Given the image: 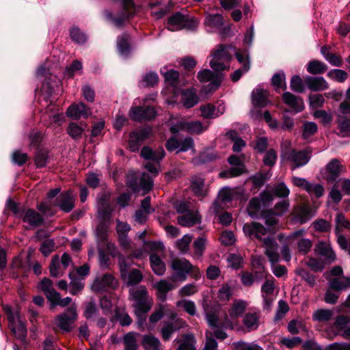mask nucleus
<instances>
[{"mask_svg": "<svg viewBox=\"0 0 350 350\" xmlns=\"http://www.w3.org/2000/svg\"><path fill=\"white\" fill-rule=\"evenodd\" d=\"M167 315L171 319H174L176 317V313L171 310H166L164 305H159L157 308L149 318L150 323H154L162 319L164 314Z\"/></svg>", "mask_w": 350, "mask_h": 350, "instance_id": "obj_31", "label": "nucleus"}, {"mask_svg": "<svg viewBox=\"0 0 350 350\" xmlns=\"http://www.w3.org/2000/svg\"><path fill=\"white\" fill-rule=\"evenodd\" d=\"M138 336L139 334L135 332H130L124 334L122 338L124 350H137V336Z\"/></svg>", "mask_w": 350, "mask_h": 350, "instance_id": "obj_35", "label": "nucleus"}, {"mask_svg": "<svg viewBox=\"0 0 350 350\" xmlns=\"http://www.w3.org/2000/svg\"><path fill=\"white\" fill-rule=\"evenodd\" d=\"M191 188L195 196L200 199H202L207 194V189L204 187V179L198 176L191 178Z\"/></svg>", "mask_w": 350, "mask_h": 350, "instance_id": "obj_26", "label": "nucleus"}, {"mask_svg": "<svg viewBox=\"0 0 350 350\" xmlns=\"http://www.w3.org/2000/svg\"><path fill=\"white\" fill-rule=\"evenodd\" d=\"M333 311L329 309H319L314 312L312 320L317 322H327L333 317Z\"/></svg>", "mask_w": 350, "mask_h": 350, "instance_id": "obj_49", "label": "nucleus"}, {"mask_svg": "<svg viewBox=\"0 0 350 350\" xmlns=\"http://www.w3.org/2000/svg\"><path fill=\"white\" fill-rule=\"evenodd\" d=\"M264 262L265 260L262 256H255L252 258V265L254 269H256V275L259 274V278L261 279L266 276V275H264Z\"/></svg>", "mask_w": 350, "mask_h": 350, "instance_id": "obj_56", "label": "nucleus"}, {"mask_svg": "<svg viewBox=\"0 0 350 350\" xmlns=\"http://www.w3.org/2000/svg\"><path fill=\"white\" fill-rule=\"evenodd\" d=\"M208 324L213 329V334L217 339L224 340L227 338V334L224 329H233L234 323L226 316L221 321L219 319L217 314L214 312H208L206 314Z\"/></svg>", "mask_w": 350, "mask_h": 350, "instance_id": "obj_5", "label": "nucleus"}, {"mask_svg": "<svg viewBox=\"0 0 350 350\" xmlns=\"http://www.w3.org/2000/svg\"><path fill=\"white\" fill-rule=\"evenodd\" d=\"M314 231L318 232H328L331 230L332 224L324 219H317L312 224Z\"/></svg>", "mask_w": 350, "mask_h": 350, "instance_id": "obj_51", "label": "nucleus"}, {"mask_svg": "<svg viewBox=\"0 0 350 350\" xmlns=\"http://www.w3.org/2000/svg\"><path fill=\"white\" fill-rule=\"evenodd\" d=\"M243 324L249 331L255 330L259 325V315L256 312L247 313L244 316Z\"/></svg>", "mask_w": 350, "mask_h": 350, "instance_id": "obj_42", "label": "nucleus"}, {"mask_svg": "<svg viewBox=\"0 0 350 350\" xmlns=\"http://www.w3.org/2000/svg\"><path fill=\"white\" fill-rule=\"evenodd\" d=\"M229 281L223 284L217 292V298L221 301H227L232 296V284Z\"/></svg>", "mask_w": 350, "mask_h": 350, "instance_id": "obj_45", "label": "nucleus"}, {"mask_svg": "<svg viewBox=\"0 0 350 350\" xmlns=\"http://www.w3.org/2000/svg\"><path fill=\"white\" fill-rule=\"evenodd\" d=\"M315 252L317 254L323 257L324 260L328 263L333 262L336 259L335 252L333 251L331 245L326 242H319L315 247Z\"/></svg>", "mask_w": 350, "mask_h": 350, "instance_id": "obj_23", "label": "nucleus"}, {"mask_svg": "<svg viewBox=\"0 0 350 350\" xmlns=\"http://www.w3.org/2000/svg\"><path fill=\"white\" fill-rule=\"evenodd\" d=\"M129 40V36L126 33H123L118 38L117 46L121 55L126 56L130 52Z\"/></svg>", "mask_w": 350, "mask_h": 350, "instance_id": "obj_44", "label": "nucleus"}, {"mask_svg": "<svg viewBox=\"0 0 350 350\" xmlns=\"http://www.w3.org/2000/svg\"><path fill=\"white\" fill-rule=\"evenodd\" d=\"M206 240L204 237H198L196 239L193 243V247L194 249L193 257L196 258H200L204 253L205 250Z\"/></svg>", "mask_w": 350, "mask_h": 350, "instance_id": "obj_54", "label": "nucleus"}, {"mask_svg": "<svg viewBox=\"0 0 350 350\" xmlns=\"http://www.w3.org/2000/svg\"><path fill=\"white\" fill-rule=\"evenodd\" d=\"M39 288L43 291L49 302L54 296L58 295V292L53 288V281L49 278H44L39 284Z\"/></svg>", "mask_w": 350, "mask_h": 350, "instance_id": "obj_30", "label": "nucleus"}, {"mask_svg": "<svg viewBox=\"0 0 350 350\" xmlns=\"http://www.w3.org/2000/svg\"><path fill=\"white\" fill-rule=\"evenodd\" d=\"M282 100L289 106L295 113L302 111L304 109L303 100L289 92H285L282 95Z\"/></svg>", "mask_w": 350, "mask_h": 350, "instance_id": "obj_20", "label": "nucleus"}, {"mask_svg": "<svg viewBox=\"0 0 350 350\" xmlns=\"http://www.w3.org/2000/svg\"><path fill=\"white\" fill-rule=\"evenodd\" d=\"M186 322L183 319H174L173 322L165 323L161 329L162 338L164 340H170L172 334L175 332L183 328Z\"/></svg>", "mask_w": 350, "mask_h": 350, "instance_id": "obj_19", "label": "nucleus"}, {"mask_svg": "<svg viewBox=\"0 0 350 350\" xmlns=\"http://www.w3.org/2000/svg\"><path fill=\"white\" fill-rule=\"evenodd\" d=\"M329 288L337 291H346L350 288V277L333 278L329 282Z\"/></svg>", "mask_w": 350, "mask_h": 350, "instance_id": "obj_33", "label": "nucleus"}, {"mask_svg": "<svg viewBox=\"0 0 350 350\" xmlns=\"http://www.w3.org/2000/svg\"><path fill=\"white\" fill-rule=\"evenodd\" d=\"M186 127V131L191 134H201L206 131L208 128V124L203 125L200 121H191L185 122L183 124Z\"/></svg>", "mask_w": 350, "mask_h": 350, "instance_id": "obj_38", "label": "nucleus"}, {"mask_svg": "<svg viewBox=\"0 0 350 350\" xmlns=\"http://www.w3.org/2000/svg\"><path fill=\"white\" fill-rule=\"evenodd\" d=\"M109 228V221H100L96 228V235L99 241L104 243L107 241Z\"/></svg>", "mask_w": 350, "mask_h": 350, "instance_id": "obj_46", "label": "nucleus"}, {"mask_svg": "<svg viewBox=\"0 0 350 350\" xmlns=\"http://www.w3.org/2000/svg\"><path fill=\"white\" fill-rule=\"evenodd\" d=\"M234 55L237 61L241 64V68H243V70L249 71L250 69V62L248 53L239 49L235 51Z\"/></svg>", "mask_w": 350, "mask_h": 350, "instance_id": "obj_50", "label": "nucleus"}, {"mask_svg": "<svg viewBox=\"0 0 350 350\" xmlns=\"http://www.w3.org/2000/svg\"><path fill=\"white\" fill-rule=\"evenodd\" d=\"M336 123L339 130L337 135L341 137H350V117L337 115Z\"/></svg>", "mask_w": 350, "mask_h": 350, "instance_id": "obj_27", "label": "nucleus"}, {"mask_svg": "<svg viewBox=\"0 0 350 350\" xmlns=\"http://www.w3.org/2000/svg\"><path fill=\"white\" fill-rule=\"evenodd\" d=\"M305 82L299 75H294L291 80V88L293 91L302 93L305 90Z\"/></svg>", "mask_w": 350, "mask_h": 350, "instance_id": "obj_62", "label": "nucleus"}, {"mask_svg": "<svg viewBox=\"0 0 350 350\" xmlns=\"http://www.w3.org/2000/svg\"><path fill=\"white\" fill-rule=\"evenodd\" d=\"M150 261L153 272L157 275H163L165 271V265L160 257L157 254H152Z\"/></svg>", "mask_w": 350, "mask_h": 350, "instance_id": "obj_34", "label": "nucleus"}, {"mask_svg": "<svg viewBox=\"0 0 350 350\" xmlns=\"http://www.w3.org/2000/svg\"><path fill=\"white\" fill-rule=\"evenodd\" d=\"M23 221L32 227H39L44 223L43 217L34 209L29 208L22 217Z\"/></svg>", "mask_w": 350, "mask_h": 350, "instance_id": "obj_25", "label": "nucleus"}, {"mask_svg": "<svg viewBox=\"0 0 350 350\" xmlns=\"http://www.w3.org/2000/svg\"><path fill=\"white\" fill-rule=\"evenodd\" d=\"M335 233L337 238L341 234V232L345 229H350V222L342 213H338L335 219Z\"/></svg>", "mask_w": 350, "mask_h": 350, "instance_id": "obj_40", "label": "nucleus"}, {"mask_svg": "<svg viewBox=\"0 0 350 350\" xmlns=\"http://www.w3.org/2000/svg\"><path fill=\"white\" fill-rule=\"evenodd\" d=\"M171 268L174 272L172 275L174 280L185 281L189 274L197 280L200 275V269L186 258L174 259L171 262Z\"/></svg>", "mask_w": 350, "mask_h": 350, "instance_id": "obj_2", "label": "nucleus"}, {"mask_svg": "<svg viewBox=\"0 0 350 350\" xmlns=\"http://www.w3.org/2000/svg\"><path fill=\"white\" fill-rule=\"evenodd\" d=\"M267 90L257 88L252 91V103L255 107L263 108L271 104Z\"/></svg>", "mask_w": 350, "mask_h": 350, "instance_id": "obj_17", "label": "nucleus"}, {"mask_svg": "<svg viewBox=\"0 0 350 350\" xmlns=\"http://www.w3.org/2000/svg\"><path fill=\"white\" fill-rule=\"evenodd\" d=\"M230 51H235V49L231 46L220 44L212 53L213 59L210 62V66L215 71H222L227 68L226 65L231 58Z\"/></svg>", "mask_w": 350, "mask_h": 350, "instance_id": "obj_6", "label": "nucleus"}, {"mask_svg": "<svg viewBox=\"0 0 350 350\" xmlns=\"http://www.w3.org/2000/svg\"><path fill=\"white\" fill-rule=\"evenodd\" d=\"M312 151L310 148L301 150L291 149L285 152L286 159L292 163V170L302 167L306 165L311 157Z\"/></svg>", "mask_w": 350, "mask_h": 350, "instance_id": "obj_8", "label": "nucleus"}, {"mask_svg": "<svg viewBox=\"0 0 350 350\" xmlns=\"http://www.w3.org/2000/svg\"><path fill=\"white\" fill-rule=\"evenodd\" d=\"M196 340L193 334L185 335V340L181 342L177 350H196Z\"/></svg>", "mask_w": 350, "mask_h": 350, "instance_id": "obj_61", "label": "nucleus"}, {"mask_svg": "<svg viewBox=\"0 0 350 350\" xmlns=\"http://www.w3.org/2000/svg\"><path fill=\"white\" fill-rule=\"evenodd\" d=\"M175 281L173 278L172 281L162 279L154 284L153 286L157 290V298L161 301H165L167 299V293L176 288Z\"/></svg>", "mask_w": 350, "mask_h": 350, "instance_id": "obj_14", "label": "nucleus"}, {"mask_svg": "<svg viewBox=\"0 0 350 350\" xmlns=\"http://www.w3.org/2000/svg\"><path fill=\"white\" fill-rule=\"evenodd\" d=\"M327 70V65L319 60L310 61L307 65V71L312 75H320Z\"/></svg>", "mask_w": 350, "mask_h": 350, "instance_id": "obj_41", "label": "nucleus"}, {"mask_svg": "<svg viewBox=\"0 0 350 350\" xmlns=\"http://www.w3.org/2000/svg\"><path fill=\"white\" fill-rule=\"evenodd\" d=\"M142 344L146 350H160V341L153 336L145 335Z\"/></svg>", "mask_w": 350, "mask_h": 350, "instance_id": "obj_47", "label": "nucleus"}, {"mask_svg": "<svg viewBox=\"0 0 350 350\" xmlns=\"http://www.w3.org/2000/svg\"><path fill=\"white\" fill-rule=\"evenodd\" d=\"M201 116L204 118H215L221 115L224 111V107L220 105L217 112L214 105L208 103L200 107Z\"/></svg>", "mask_w": 350, "mask_h": 350, "instance_id": "obj_29", "label": "nucleus"}, {"mask_svg": "<svg viewBox=\"0 0 350 350\" xmlns=\"http://www.w3.org/2000/svg\"><path fill=\"white\" fill-rule=\"evenodd\" d=\"M77 317V314L76 308L72 306L67 308L65 312L56 317L55 323L61 330L64 332H70Z\"/></svg>", "mask_w": 350, "mask_h": 350, "instance_id": "obj_9", "label": "nucleus"}, {"mask_svg": "<svg viewBox=\"0 0 350 350\" xmlns=\"http://www.w3.org/2000/svg\"><path fill=\"white\" fill-rule=\"evenodd\" d=\"M246 308V302L243 300H236L233 302L229 315L231 319H237L241 317L245 312Z\"/></svg>", "mask_w": 350, "mask_h": 350, "instance_id": "obj_39", "label": "nucleus"}, {"mask_svg": "<svg viewBox=\"0 0 350 350\" xmlns=\"http://www.w3.org/2000/svg\"><path fill=\"white\" fill-rule=\"evenodd\" d=\"M198 25V22L195 18L177 12L168 18L167 28L172 31L183 29L193 30Z\"/></svg>", "mask_w": 350, "mask_h": 350, "instance_id": "obj_7", "label": "nucleus"}, {"mask_svg": "<svg viewBox=\"0 0 350 350\" xmlns=\"http://www.w3.org/2000/svg\"><path fill=\"white\" fill-rule=\"evenodd\" d=\"M67 132L72 139H77L81 137L83 129L77 123L71 122L68 126Z\"/></svg>", "mask_w": 350, "mask_h": 350, "instance_id": "obj_64", "label": "nucleus"}, {"mask_svg": "<svg viewBox=\"0 0 350 350\" xmlns=\"http://www.w3.org/2000/svg\"><path fill=\"white\" fill-rule=\"evenodd\" d=\"M118 286V282L111 273H105L95 279L93 287L96 291H103L106 288L114 289Z\"/></svg>", "mask_w": 350, "mask_h": 350, "instance_id": "obj_15", "label": "nucleus"}, {"mask_svg": "<svg viewBox=\"0 0 350 350\" xmlns=\"http://www.w3.org/2000/svg\"><path fill=\"white\" fill-rule=\"evenodd\" d=\"M49 271L51 275L54 278L60 277L64 274V271L62 270L58 256L53 257L50 264Z\"/></svg>", "mask_w": 350, "mask_h": 350, "instance_id": "obj_55", "label": "nucleus"}, {"mask_svg": "<svg viewBox=\"0 0 350 350\" xmlns=\"http://www.w3.org/2000/svg\"><path fill=\"white\" fill-rule=\"evenodd\" d=\"M206 25L212 27L219 28L223 26V17L221 14H209L206 18Z\"/></svg>", "mask_w": 350, "mask_h": 350, "instance_id": "obj_58", "label": "nucleus"}, {"mask_svg": "<svg viewBox=\"0 0 350 350\" xmlns=\"http://www.w3.org/2000/svg\"><path fill=\"white\" fill-rule=\"evenodd\" d=\"M129 295L131 299L133 301V307L135 310L149 311L151 309L153 301L144 286L131 288L129 290Z\"/></svg>", "mask_w": 350, "mask_h": 350, "instance_id": "obj_4", "label": "nucleus"}, {"mask_svg": "<svg viewBox=\"0 0 350 350\" xmlns=\"http://www.w3.org/2000/svg\"><path fill=\"white\" fill-rule=\"evenodd\" d=\"M178 223L183 226L190 227L200 222V217L197 212L189 211L177 218Z\"/></svg>", "mask_w": 350, "mask_h": 350, "instance_id": "obj_28", "label": "nucleus"}, {"mask_svg": "<svg viewBox=\"0 0 350 350\" xmlns=\"http://www.w3.org/2000/svg\"><path fill=\"white\" fill-rule=\"evenodd\" d=\"M245 235L251 239H258L262 241L265 247V254L268 257L271 264H274L280 260V254L278 253V244L273 238L267 236L262 238L267 234V229L258 222L247 223L243 228Z\"/></svg>", "mask_w": 350, "mask_h": 350, "instance_id": "obj_1", "label": "nucleus"}, {"mask_svg": "<svg viewBox=\"0 0 350 350\" xmlns=\"http://www.w3.org/2000/svg\"><path fill=\"white\" fill-rule=\"evenodd\" d=\"M275 284L273 280L267 279L261 286L263 310L269 311L274 301Z\"/></svg>", "mask_w": 350, "mask_h": 350, "instance_id": "obj_10", "label": "nucleus"}, {"mask_svg": "<svg viewBox=\"0 0 350 350\" xmlns=\"http://www.w3.org/2000/svg\"><path fill=\"white\" fill-rule=\"evenodd\" d=\"M70 35L72 40L79 44H84L87 40L86 35L78 27H72L70 31Z\"/></svg>", "mask_w": 350, "mask_h": 350, "instance_id": "obj_59", "label": "nucleus"}, {"mask_svg": "<svg viewBox=\"0 0 350 350\" xmlns=\"http://www.w3.org/2000/svg\"><path fill=\"white\" fill-rule=\"evenodd\" d=\"M198 291V287L195 283L187 284L178 291L180 297H188L196 294Z\"/></svg>", "mask_w": 350, "mask_h": 350, "instance_id": "obj_63", "label": "nucleus"}, {"mask_svg": "<svg viewBox=\"0 0 350 350\" xmlns=\"http://www.w3.org/2000/svg\"><path fill=\"white\" fill-rule=\"evenodd\" d=\"M342 166L336 159H332L326 165L325 178L329 183L335 181L340 174Z\"/></svg>", "mask_w": 350, "mask_h": 350, "instance_id": "obj_21", "label": "nucleus"}, {"mask_svg": "<svg viewBox=\"0 0 350 350\" xmlns=\"http://www.w3.org/2000/svg\"><path fill=\"white\" fill-rule=\"evenodd\" d=\"M152 186L153 180L152 178L146 174H143L139 179V191H142L143 195H145L152 189Z\"/></svg>", "mask_w": 350, "mask_h": 350, "instance_id": "obj_52", "label": "nucleus"}, {"mask_svg": "<svg viewBox=\"0 0 350 350\" xmlns=\"http://www.w3.org/2000/svg\"><path fill=\"white\" fill-rule=\"evenodd\" d=\"M123 10L116 16H113L111 12L105 10L104 15L118 28L124 27L131 17L135 14V5L133 0H120Z\"/></svg>", "mask_w": 350, "mask_h": 350, "instance_id": "obj_3", "label": "nucleus"}, {"mask_svg": "<svg viewBox=\"0 0 350 350\" xmlns=\"http://www.w3.org/2000/svg\"><path fill=\"white\" fill-rule=\"evenodd\" d=\"M156 116V111L154 107L146 106L132 107L129 111L130 118L135 122H142L143 120H150Z\"/></svg>", "mask_w": 350, "mask_h": 350, "instance_id": "obj_12", "label": "nucleus"}, {"mask_svg": "<svg viewBox=\"0 0 350 350\" xmlns=\"http://www.w3.org/2000/svg\"><path fill=\"white\" fill-rule=\"evenodd\" d=\"M182 103L183 106L189 109L198 103V97L191 90H186L182 94Z\"/></svg>", "mask_w": 350, "mask_h": 350, "instance_id": "obj_36", "label": "nucleus"}, {"mask_svg": "<svg viewBox=\"0 0 350 350\" xmlns=\"http://www.w3.org/2000/svg\"><path fill=\"white\" fill-rule=\"evenodd\" d=\"M235 191L230 188H223L220 190L217 200L215 202V204H217L220 202V205H226L228 203L230 202L234 198Z\"/></svg>", "mask_w": 350, "mask_h": 350, "instance_id": "obj_37", "label": "nucleus"}, {"mask_svg": "<svg viewBox=\"0 0 350 350\" xmlns=\"http://www.w3.org/2000/svg\"><path fill=\"white\" fill-rule=\"evenodd\" d=\"M305 85L313 92L324 91L329 88V84L323 77L307 75L304 77Z\"/></svg>", "mask_w": 350, "mask_h": 350, "instance_id": "obj_18", "label": "nucleus"}, {"mask_svg": "<svg viewBox=\"0 0 350 350\" xmlns=\"http://www.w3.org/2000/svg\"><path fill=\"white\" fill-rule=\"evenodd\" d=\"M55 206L65 213H70L75 206V196L71 190L61 193L55 200Z\"/></svg>", "mask_w": 350, "mask_h": 350, "instance_id": "obj_13", "label": "nucleus"}, {"mask_svg": "<svg viewBox=\"0 0 350 350\" xmlns=\"http://www.w3.org/2000/svg\"><path fill=\"white\" fill-rule=\"evenodd\" d=\"M191 240L192 236L185 234L181 239L176 241V245L182 253L186 254L189 251V247Z\"/></svg>", "mask_w": 350, "mask_h": 350, "instance_id": "obj_60", "label": "nucleus"}, {"mask_svg": "<svg viewBox=\"0 0 350 350\" xmlns=\"http://www.w3.org/2000/svg\"><path fill=\"white\" fill-rule=\"evenodd\" d=\"M90 114L91 112L90 109H88L87 106L83 103H80L77 105H72L66 111L67 116L70 117L74 120H78L81 117L87 118Z\"/></svg>", "mask_w": 350, "mask_h": 350, "instance_id": "obj_22", "label": "nucleus"}, {"mask_svg": "<svg viewBox=\"0 0 350 350\" xmlns=\"http://www.w3.org/2000/svg\"><path fill=\"white\" fill-rule=\"evenodd\" d=\"M34 161L37 167H45L49 161L48 151L44 149H38L35 153Z\"/></svg>", "mask_w": 350, "mask_h": 350, "instance_id": "obj_48", "label": "nucleus"}, {"mask_svg": "<svg viewBox=\"0 0 350 350\" xmlns=\"http://www.w3.org/2000/svg\"><path fill=\"white\" fill-rule=\"evenodd\" d=\"M165 68L161 70V73L163 75L165 82L173 87H176L178 83L180 74L178 71L171 69L165 71Z\"/></svg>", "mask_w": 350, "mask_h": 350, "instance_id": "obj_43", "label": "nucleus"}, {"mask_svg": "<svg viewBox=\"0 0 350 350\" xmlns=\"http://www.w3.org/2000/svg\"><path fill=\"white\" fill-rule=\"evenodd\" d=\"M315 215L310 206L304 204L297 206L294 209L293 220L299 224H306Z\"/></svg>", "mask_w": 350, "mask_h": 350, "instance_id": "obj_16", "label": "nucleus"}, {"mask_svg": "<svg viewBox=\"0 0 350 350\" xmlns=\"http://www.w3.org/2000/svg\"><path fill=\"white\" fill-rule=\"evenodd\" d=\"M165 150L162 147H159L153 150L149 146H144L141 150V156L146 160H152L159 164V161L165 157Z\"/></svg>", "mask_w": 350, "mask_h": 350, "instance_id": "obj_24", "label": "nucleus"}, {"mask_svg": "<svg viewBox=\"0 0 350 350\" xmlns=\"http://www.w3.org/2000/svg\"><path fill=\"white\" fill-rule=\"evenodd\" d=\"M143 278V274L139 269H132L130 272L127 273L122 278L127 286H134L140 283Z\"/></svg>", "mask_w": 350, "mask_h": 350, "instance_id": "obj_32", "label": "nucleus"}, {"mask_svg": "<svg viewBox=\"0 0 350 350\" xmlns=\"http://www.w3.org/2000/svg\"><path fill=\"white\" fill-rule=\"evenodd\" d=\"M271 83L277 91L280 90V89L286 90V85L285 83L284 73L279 72L274 74L271 79Z\"/></svg>", "mask_w": 350, "mask_h": 350, "instance_id": "obj_57", "label": "nucleus"}, {"mask_svg": "<svg viewBox=\"0 0 350 350\" xmlns=\"http://www.w3.org/2000/svg\"><path fill=\"white\" fill-rule=\"evenodd\" d=\"M97 217L100 221H109L111 217L113 208L110 206H96Z\"/></svg>", "mask_w": 350, "mask_h": 350, "instance_id": "obj_53", "label": "nucleus"}, {"mask_svg": "<svg viewBox=\"0 0 350 350\" xmlns=\"http://www.w3.org/2000/svg\"><path fill=\"white\" fill-rule=\"evenodd\" d=\"M197 77L202 83L210 82L208 85L210 91L215 90L220 85L223 79L221 74L215 73L209 69L199 71Z\"/></svg>", "mask_w": 350, "mask_h": 350, "instance_id": "obj_11", "label": "nucleus"}]
</instances>
